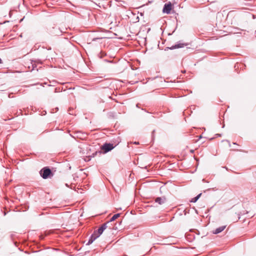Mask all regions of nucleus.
Listing matches in <instances>:
<instances>
[{
  "label": "nucleus",
  "mask_w": 256,
  "mask_h": 256,
  "mask_svg": "<svg viewBox=\"0 0 256 256\" xmlns=\"http://www.w3.org/2000/svg\"><path fill=\"white\" fill-rule=\"evenodd\" d=\"M40 176L44 179H46L53 176L51 170L48 167H44L40 171Z\"/></svg>",
  "instance_id": "1"
},
{
  "label": "nucleus",
  "mask_w": 256,
  "mask_h": 256,
  "mask_svg": "<svg viewBox=\"0 0 256 256\" xmlns=\"http://www.w3.org/2000/svg\"><path fill=\"white\" fill-rule=\"evenodd\" d=\"M188 45V43L183 42L182 41L178 42L176 44L172 46L171 47H166L165 50H174L176 48H184Z\"/></svg>",
  "instance_id": "2"
},
{
  "label": "nucleus",
  "mask_w": 256,
  "mask_h": 256,
  "mask_svg": "<svg viewBox=\"0 0 256 256\" xmlns=\"http://www.w3.org/2000/svg\"><path fill=\"white\" fill-rule=\"evenodd\" d=\"M114 148L113 144L110 143H105L102 146V150L104 151V153H106Z\"/></svg>",
  "instance_id": "3"
},
{
  "label": "nucleus",
  "mask_w": 256,
  "mask_h": 256,
  "mask_svg": "<svg viewBox=\"0 0 256 256\" xmlns=\"http://www.w3.org/2000/svg\"><path fill=\"white\" fill-rule=\"evenodd\" d=\"M108 222H106L103 224L97 230H96L94 231V232L98 236H100L103 232L104 230H105L108 226Z\"/></svg>",
  "instance_id": "4"
},
{
  "label": "nucleus",
  "mask_w": 256,
  "mask_h": 256,
  "mask_svg": "<svg viewBox=\"0 0 256 256\" xmlns=\"http://www.w3.org/2000/svg\"><path fill=\"white\" fill-rule=\"evenodd\" d=\"M172 5L170 2L164 4L162 12L167 14H169L172 10Z\"/></svg>",
  "instance_id": "5"
},
{
  "label": "nucleus",
  "mask_w": 256,
  "mask_h": 256,
  "mask_svg": "<svg viewBox=\"0 0 256 256\" xmlns=\"http://www.w3.org/2000/svg\"><path fill=\"white\" fill-rule=\"evenodd\" d=\"M99 236L94 232L93 234L90 237L88 241L86 244V245H90Z\"/></svg>",
  "instance_id": "6"
},
{
  "label": "nucleus",
  "mask_w": 256,
  "mask_h": 256,
  "mask_svg": "<svg viewBox=\"0 0 256 256\" xmlns=\"http://www.w3.org/2000/svg\"><path fill=\"white\" fill-rule=\"evenodd\" d=\"M166 198L165 196H162V197H158L156 198L154 201L156 203L158 204H162L166 202Z\"/></svg>",
  "instance_id": "7"
},
{
  "label": "nucleus",
  "mask_w": 256,
  "mask_h": 256,
  "mask_svg": "<svg viewBox=\"0 0 256 256\" xmlns=\"http://www.w3.org/2000/svg\"><path fill=\"white\" fill-rule=\"evenodd\" d=\"M226 226H222L216 228L213 231L212 233L214 234H218L222 232L226 228Z\"/></svg>",
  "instance_id": "8"
},
{
  "label": "nucleus",
  "mask_w": 256,
  "mask_h": 256,
  "mask_svg": "<svg viewBox=\"0 0 256 256\" xmlns=\"http://www.w3.org/2000/svg\"><path fill=\"white\" fill-rule=\"evenodd\" d=\"M120 216V214L118 213V214H114L110 219V221H108V223L111 222H112V221H114L115 220H116V218H118L119 216Z\"/></svg>",
  "instance_id": "9"
},
{
  "label": "nucleus",
  "mask_w": 256,
  "mask_h": 256,
  "mask_svg": "<svg viewBox=\"0 0 256 256\" xmlns=\"http://www.w3.org/2000/svg\"><path fill=\"white\" fill-rule=\"evenodd\" d=\"M202 194H198V196H196V197L192 198V200H190V202H196L198 200V198H200V196Z\"/></svg>",
  "instance_id": "10"
},
{
  "label": "nucleus",
  "mask_w": 256,
  "mask_h": 256,
  "mask_svg": "<svg viewBox=\"0 0 256 256\" xmlns=\"http://www.w3.org/2000/svg\"><path fill=\"white\" fill-rule=\"evenodd\" d=\"M103 38L102 37H97V38H94L92 39V42H96L98 40H102Z\"/></svg>",
  "instance_id": "11"
},
{
  "label": "nucleus",
  "mask_w": 256,
  "mask_h": 256,
  "mask_svg": "<svg viewBox=\"0 0 256 256\" xmlns=\"http://www.w3.org/2000/svg\"><path fill=\"white\" fill-rule=\"evenodd\" d=\"M235 30H236L232 32L234 34H240V32H238L239 30H244L238 28H236Z\"/></svg>",
  "instance_id": "12"
},
{
  "label": "nucleus",
  "mask_w": 256,
  "mask_h": 256,
  "mask_svg": "<svg viewBox=\"0 0 256 256\" xmlns=\"http://www.w3.org/2000/svg\"><path fill=\"white\" fill-rule=\"evenodd\" d=\"M98 154H102L101 151H96L94 153H93L92 154V157H94L95 156H96Z\"/></svg>",
  "instance_id": "13"
},
{
  "label": "nucleus",
  "mask_w": 256,
  "mask_h": 256,
  "mask_svg": "<svg viewBox=\"0 0 256 256\" xmlns=\"http://www.w3.org/2000/svg\"><path fill=\"white\" fill-rule=\"evenodd\" d=\"M134 144H139V142H134Z\"/></svg>",
  "instance_id": "14"
},
{
  "label": "nucleus",
  "mask_w": 256,
  "mask_h": 256,
  "mask_svg": "<svg viewBox=\"0 0 256 256\" xmlns=\"http://www.w3.org/2000/svg\"><path fill=\"white\" fill-rule=\"evenodd\" d=\"M36 66H34V64H32V68H33L32 69H33V70H34V68H36Z\"/></svg>",
  "instance_id": "15"
},
{
  "label": "nucleus",
  "mask_w": 256,
  "mask_h": 256,
  "mask_svg": "<svg viewBox=\"0 0 256 256\" xmlns=\"http://www.w3.org/2000/svg\"><path fill=\"white\" fill-rule=\"evenodd\" d=\"M202 138V136H198V139H200Z\"/></svg>",
  "instance_id": "16"
},
{
  "label": "nucleus",
  "mask_w": 256,
  "mask_h": 256,
  "mask_svg": "<svg viewBox=\"0 0 256 256\" xmlns=\"http://www.w3.org/2000/svg\"><path fill=\"white\" fill-rule=\"evenodd\" d=\"M2 60H1V58H0V64H2Z\"/></svg>",
  "instance_id": "17"
}]
</instances>
